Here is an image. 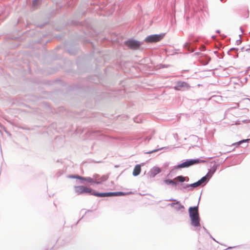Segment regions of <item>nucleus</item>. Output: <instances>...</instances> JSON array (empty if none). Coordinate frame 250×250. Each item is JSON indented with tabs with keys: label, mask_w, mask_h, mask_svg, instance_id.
<instances>
[{
	"label": "nucleus",
	"mask_w": 250,
	"mask_h": 250,
	"mask_svg": "<svg viewBox=\"0 0 250 250\" xmlns=\"http://www.w3.org/2000/svg\"><path fill=\"white\" fill-rule=\"evenodd\" d=\"M200 182H199L198 181H197V182H195L193 184H190V185H189L188 186H187V187H193V188H195V187H197L199 186H200Z\"/></svg>",
	"instance_id": "13"
},
{
	"label": "nucleus",
	"mask_w": 250,
	"mask_h": 250,
	"mask_svg": "<svg viewBox=\"0 0 250 250\" xmlns=\"http://www.w3.org/2000/svg\"><path fill=\"white\" fill-rule=\"evenodd\" d=\"M169 206L177 210H180L181 209L184 208V206L180 204V203L178 201H177L176 202L172 203L169 204Z\"/></svg>",
	"instance_id": "8"
},
{
	"label": "nucleus",
	"mask_w": 250,
	"mask_h": 250,
	"mask_svg": "<svg viewBox=\"0 0 250 250\" xmlns=\"http://www.w3.org/2000/svg\"><path fill=\"white\" fill-rule=\"evenodd\" d=\"M175 180H170V179H167V180H165V183L167 184V185H169V184H171L172 185H176V182H175Z\"/></svg>",
	"instance_id": "11"
},
{
	"label": "nucleus",
	"mask_w": 250,
	"mask_h": 250,
	"mask_svg": "<svg viewBox=\"0 0 250 250\" xmlns=\"http://www.w3.org/2000/svg\"><path fill=\"white\" fill-rule=\"evenodd\" d=\"M174 180L180 182H184L186 180V178L182 176H179L176 177Z\"/></svg>",
	"instance_id": "12"
},
{
	"label": "nucleus",
	"mask_w": 250,
	"mask_h": 250,
	"mask_svg": "<svg viewBox=\"0 0 250 250\" xmlns=\"http://www.w3.org/2000/svg\"><path fill=\"white\" fill-rule=\"evenodd\" d=\"M106 180V178L105 177H103L99 179H97L96 177L94 179H93L91 178L88 177V178H86V180H85V181H87V182H88L89 183H94L99 184L102 183L103 182L105 181Z\"/></svg>",
	"instance_id": "7"
},
{
	"label": "nucleus",
	"mask_w": 250,
	"mask_h": 250,
	"mask_svg": "<svg viewBox=\"0 0 250 250\" xmlns=\"http://www.w3.org/2000/svg\"><path fill=\"white\" fill-rule=\"evenodd\" d=\"M157 151H158V149H155V150H153L152 151L147 152H146V153L150 154V153H153V152H156Z\"/></svg>",
	"instance_id": "18"
},
{
	"label": "nucleus",
	"mask_w": 250,
	"mask_h": 250,
	"mask_svg": "<svg viewBox=\"0 0 250 250\" xmlns=\"http://www.w3.org/2000/svg\"><path fill=\"white\" fill-rule=\"evenodd\" d=\"M191 224L194 227L200 226V218L197 207H190L188 209Z\"/></svg>",
	"instance_id": "2"
},
{
	"label": "nucleus",
	"mask_w": 250,
	"mask_h": 250,
	"mask_svg": "<svg viewBox=\"0 0 250 250\" xmlns=\"http://www.w3.org/2000/svg\"><path fill=\"white\" fill-rule=\"evenodd\" d=\"M39 0H34L33 1V5L35 7L39 3Z\"/></svg>",
	"instance_id": "17"
},
{
	"label": "nucleus",
	"mask_w": 250,
	"mask_h": 250,
	"mask_svg": "<svg viewBox=\"0 0 250 250\" xmlns=\"http://www.w3.org/2000/svg\"><path fill=\"white\" fill-rule=\"evenodd\" d=\"M189 87V85L187 83L179 81L177 82L176 86H174V89L176 90H181L183 88L188 89Z\"/></svg>",
	"instance_id": "6"
},
{
	"label": "nucleus",
	"mask_w": 250,
	"mask_h": 250,
	"mask_svg": "<svg viewBox=\"0 0 250 250\" xmlns=\"http://www.w3.org/2000/svg\"><path fill=\"white\" fill-rule=\"evenodd\" d=\"M125 44L131 49H136L139 48L141 44L138 41L130 40L126 41Z\"/></svg>",
	"instance_id": "4"
},
{
	"label": "nucleus",
	"mask_w": 250,
	"mask_h": 250,
	"mask_svg": "<svg viewBox=\"0 0 250 250\" xmlns=\"http://www.w3.org/2000/svg\"><path fill=\"white\" fill-rule=\"evenodd\" d=\"M72 177L73 178H76V179H80V180H86V178H84V177H81V176H72Z\"/></svg>",
	"instance_id": "15"
},
{
	"label": "nucleus",
	"mask_w": 250,
	"mask_h": 250,
	"mask_svg": "<svg viewBox=\"0 0 250 250\" xmlns=\"http://www.w3.org/2000/svg\"><path fill=\"white\" fill-rule=\"evenodd\" d=\"M164 34L151 35L145 39V42L147 43L156 42L161 41L164 37Z\"/></svg>",
	"instance_id": "3"
},
{
	"label": "nucleus",
	"mask_w": 250,
	"mask_h": 250,
	"mask_svg": "<svg viewBox=\"0 0 250 250\" xmlns=\"http://www.w3.org/2000/svg\"><path fill=\"white\" fill-rule=\"evenodd\" d=\"M141 170V166L140 165H136L133 171V175L135 176H138L140 173Z\"/></svg>",
	"instance_id": "9"
},
{
	"label": "nucleus",
	"mask_w": 250,
	"mask_h": 250,
	"mask_svg": "<svg viewBox=\"0 0 250 250\" xmlns=\"http://www.w3.org/2000/svg\"><path fill=\"white\" fill-rule=\"evenodd\" d=\"M248 140H249L248 139H247V140H242V141H239V142H237V143H234V144H233V145H236V144H237V145H240V144H242V143H244V142H246V141H248Z\"/></svg>",
	"instance_id": "16"
},
{
	"label": "nucleus",
	"mask_w": 250,
	"mask_h": 250,
	"mask_svg": "<svg viewBox=\"0 0 250 250\" xmlns=\"http://www.w3.org/2000/svg\"><path fill=\"white\" fill-rule=\"evenodd\" d=\"M220 30H217V33H220Z\"/></svg>",
	"instance_id": "19"
},
{
	"label": "nucleus",
	"mask_w": 250,
	"mask_h": 250,
	"mask_svg": "<svg viewBox=\"0 0 250 250\" xmlns=\"http://www.w3.org/2000/svg\"><path fill=\"white\" fill-rule=\"evenodd\" d=\"M200 163L199 160H190L182 163L178 166V168L188 167L191 165Z\"/></svg>",
	"instance_id": "5"
},
{
	"label": "nucleus",
	"mask_w": 250,
	"mask_h": 250,
	"mask_svg": "<svg viewBox=\"0 0 250 250\" xmlns=\"http://www.w3.org/2000/svg\"><path fill=\"white\" fill-rule=\"evenodd\" d=\"M75 190L76 193L78 194H81L83 193H88L90 195H93L97 197H108L111 196H121L125 195L130 193H125L123 192H106V193H97L96 191L90 188L87 187L83 186H78L75 187Z\"/></svg>",
	"instance_id": "1"
},
{
	"label": "nucleus",
	"mask_w": 250,
	"mask_h": 250,
	"mask_svg": "<svg viewBox=\"0 0 250 250\" xmlns=\"http://www.w3.org/2000/svg\"><path fill=\"white\" fill-rule=\"evenodd\" d=\"M207 176H204L203 177H202L200 180L198 181L199 182H200V185L203 184V183H204L207 180Z\"/></svg>",
	"instance_id": "14"
},
{
	"label": "nucleus",
	"mask_w": 250,
	"mask_h": 250,
	"mask_svg": "<svg viewBox=\"0 0 250 250\" xmlns=\"http://www.w3.org/2000/svg\"><path fill=\"white\" fill-rule=\"evenodd\" d=\"M161 171V169L159 167H153L151 170V174L153 176L159 174Z\"/></svg>",
	"instance_id": "10"
}]
</instances>
